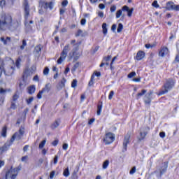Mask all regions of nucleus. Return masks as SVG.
I'll return each instance as SVG.
<instances>
[{
    "label": "nucleus",
    "mask_w": 179,
    "mask_h": 179,
    "mask_svg": "<svg viewBox=\"0 0 179 179\" xmlns=\"http://www.w3.org/2000/svg\"><path fill=\"white\" fill-rule=\"evenodd\" d=\"M81 44L80 42L78 43H76V40L73 39L71 40L70 42V45L67 44L66 45L63 50L62 51V53L60 55V57L57 59V64L59 65H61L62 62H64L68 57L69 61H71L72 58H74V61H78L79 59V57H80V54L79 53V45ZM71 47H72V50H71ZM69 51H71L69 52ZM68 52H69L68 56Z\"/></svg>",
    "instance_id": "1"
},
{
    "label": "nucleus",
    "mask_w": 179,
    "mask_h": 179,
    "mask_svg": "<svg viewBox=\"0 0 179 179\" xmlns=\"http://www.w3.org/2000/svg\"><path fill=\"white\" fill-rule=\"evenodd\" d=\"M20 22L13 21L12 16L2 14L0 17V30H10L15 31L20 26Z\"/></svg>",
    "instance_id": "2"
},
{
    "label": "nucleus",
    "mask_w": 179,
    "mask_h": 179,
    "mask_svg": "<svg viewBox=\"0 0 179 179\" xmlns=\"http://www.w3.org/2000/svg\"><path fill=\"white\" fill-rule=\"evenodd\" d=\"M175 82L173 79H169L166 80V83L164 85V89L161 90L158 93V96H163L169 93V90L174 87Z\"/></svg>",
    "instance_id": "3"
},
{
    "label": "nucleus",
    "mask_w": 179,
    "mask_h": 179,
    "mask_svg": "<svg viewBox=\"0 0 179 179\" xmlns=\"http://www.w3.org/2000/svg\"><path fill=\"white\" fill-rule=\"evenodd\" d=\"M17 174H19V169L17 168H11L10 170L6 173L5 176L0 179H15L17 177Z\"/></svg>",
    "instance_id": "4"
},
{
    "label": "nucleus",
    "mask_w": 179,
    "mask_h": 179,
    "mask_svg": "<svg viewBox=\"0 0 179 179\" xmlns=\"http://www.w3.org/2000/svg\"><path fill=\"white\" fill-rule=\"evenodd\" d=\"M115 139V135L111 132H108L105 134V136L103 138V141L105 145H110L113 143Z\"/></svg>",
    "instance_id": "5"
},
{
    "label": "nucleus",
    "mask_w": 179,
    "mask_h": 179,
    "mask_svg": "<svg viewBox=\"0 0 179 179\" xmlns=\"http://www.w3.org/2000/svg\"><path fill=\"white\" fill-rule=\"evenodd\" d=\"M12 71L10 73H6V70H5V62L3 59L0 58V78L2 76V73H4L6 76H10L12 73H13V71L15 69L13 67H11Z\"/></svg>",
    "instance_id": "6"
},
{
    "label": "nucleus",
    "mask_w": 179,
    "mask_h": 179,
    "mask_svg": "<svg viewBox=\"0 0 179 179\" xmlns=\"http://www.w3.org/2000/svg\"><path fill=\"white\" fill-rule=\"evenodd\" d=\"M23 135H24V129L20 128L19 129V131L16 132L12 136V138L10 139L11 143H13V142L15 141V139H16V141H20V139H22V138H23Z\"/></svg>",
    "instance_id": "7"
},
{
    "label": "nucleus",
    "mask_w": 179,
    "mask_h": 179,
    "mask_svg": "<svg viewBox=\"0 0 179 179\" xmlns=\"http://www.w3.org/2000/svg\"><path fill=\"white\" fill-rule=\"evenodd\" d=\"M150 131V127L148 126L143 127L140 129V136H139V141H142L146 138V136L148 135V132Z\"/></svg>",
    "instance_id": "8"
},
{
    "label": "nucleus",
    "mask_w": 179,
    "mask_h": 179,
    "mask_svg": "<svg viewBox=\"0 0 179 179\" xmlns=\"http://www.w3.org/2000/svg\"><path fill=\"white\" fill-rule=\"evenodd\" d=\"M23 8L24 10V17L27 20L30 15V6H29V1L27 0H24L23 1Z\"/></svg>",
    "instance_id": "9"
},
{
    "label": "nucleus",
    "mask_w": 179,
    "mask_h": 179,
    "mask_svg": "<svg viewBox=\"0 0 179 179\" xmlns=\"http://www.w3.org/2000/svg\"><path fill=\"white\" fill-rule=\"evenodd\" d=\"M153 94V91H150L148 93H147L144 98V102L145 103V104H150L151 101H152V95Z\"/></svg>",
    "instance_id": "10"
},
{
    "label": "nucleus",
    "mask_w": 179,
    "mask_h": 179,
    "mask_svg": "<svg viewBox=\"0 0 179 179\" xmlns=\"http://www.w3.org/2000/svg\"><path fill=\"white\" fill-rule=\"evenodd\" d=\"M129 138H131V134L127 133V134L124 136L123 141V152H127V146L128 143H129Z\"/></svg>",
    "instance_id": "11"
},
{
    "label": "nucleus",
    "mask_w": 179,
    "mask_h": 179,
    "mask_svg": "<svg viewBox=\"0 0 179 179\" xmlns=\"http://www.w3.org/2000/svg\"><path fill=\"white\" fill-rule=\"evenodd\" d=\"M36 71V66H33L30 69H25L24 76H30Z\"/></svg>",
    "instance_id": "12"
},
{
    "label": "nucleus",
    "mask_w": 179,
    "mask_h": 179,
    "mask_svg": "<svg viewBox=\"0 0 179 179\" xmlns=\"http://www.w3.org/2000/svg\"><path fill=\"white\" fill-rule=\"evenodd\" d=\"M169 54V48L167 47H163L159 52V57H166Z\"/></svg>",
    "instance_id": "13"
},
{
    "label": "nucleus",
    "mask_w": 179,
    "mask_h": 179,
    "mask_svg": "<svg viewBox=\"0 0 179 179\" xmlns=\"http://www.w3.org/2000/svg\"><path fill=\"white\" fill-rule=\"evenodd\" d=\"M143 58H145V52L141 50L138 51L136 56V59H137V61H141L143 59Z\"/></svg>",
    "instance_id": "14"
},
{
    "label": "nucleus",
    "mask_w": 179,
    "mask_h": 179,
    "mask_svg": "<svg viewBox=\"0 0 179 179\" xmlns=\"http://www.w3.org/2000/svg\"><path fill=\"white\" fill-rule=\"evenodd\" d=\"M9 146H10V143H6L3 147L0 148V155H2L3 152H6L9 149Z\"/></svg>",
    "instance_id": "15"
},
{
    "label": "nucleus",
    "mask_w": 179,
    "mask_h": 179,
    "mask_svg": "<svg viewBox=\"0 0 179 179\" xmlns=\"http://www.w3.org/2000/svg\"><path fill=\"white\" fill-rule=\"evenodd\" d=\"M167 167H169V166L167 165V163L164 162L162 169H159V173H160L161 177H162V176L164 175V173H166V171H167Z\"/></svg>",
    "instance_id": "16"
},
{
    "label": "nucleus",
    "mask_w": 179,
    "mask_h": 179,
    "mask_svg": "<svg viewBox=\"0 0 179 179\" xmlns=\"http://www.w3.org/2000/svg\"><path fill=\"white\" fill-rule=\"evenodd\" d=\"M51 90V83H47L45 85V87L42 89V92L43 93H48Z\"/></svg>",
    "instance_id": "17"
},
{
    "label": "nucleus",
    "mask_w": 179,
    "mask_h": 179,
    "mask_svg": "<svg viewBox=\"0 0 179 179\" xmlns=\"http://www.w3.org/2000/svg\"><path fill=\"white\" fill-rule=\"evenodd\" d=\"M65 82H66V80L63 78V79L61 80L60 83H59L57 86L58 90H61L63 87H65Z\"/></svg>",
    "instance_id": "18"
},
{
    "label": "nucleus",
    "mask_w": 179,
    "mask_h": 179,
    "mask_svg": "<svg viewBox=\"0 0 179 179\" xmlns=\"http://www.w3.org/2000/svg\"><path fill=\"white\" fill-rule=\"evenodd\" d=\"M45 9H50L52 10V8H54V3H52V1H50L49 3H45V6H44Z\"/></svg>",
    "instance_id": "19"
},
{
    "label": "nucleus",
    "mask_w": 179,
    "mask_h": 179,
    "mask_svg": "<svg viewBox=\"0 0 179 179\" xmlns=\"http://www.w3.org/2000/svg\"><path fill=\"white\" fill-rule=\"evenodd\" d=\"M1 41L3 43L4 45H6V44H9V43H10V37H6V39L5 38L1 37Z\"/></svg>",
    "instance_id": "20"
},
{
    "label": "nucleus",
    "mask_w": 179,
    "mask_h": 179,
    "mask_svg": "<svg viewBox=\"0 0 179 179\" xmlns=\"http://www.w3.org/2000/svg\"><path fill=\"white\" fill-rule=\"evenodd\" d=\"M173 8H174V3L173 2H168L166 3V9L168 10H173Z\"/></svg>",
    "instance_id": "21"
},
{
    "label": "nucleus",
    "mask_w": 179,
    "mask_h": 179,
    "mask_svg": "<svg viewBox=\"0 0 179 179\" xmlns=\"http://www.w3.org/2000/svg\"><path fill=\"white\" fill-rule=\"evenodd\" d=\"M7 131H8V128L6 127V126H4L2 128L1 133V136H3V138H6Z\"/></svg>",
    "instance_id": "22"
},
{
    "label": "nucleus",
    "mask_w": 179,
    "mask_h": 179,
    "mask_svg": "<svg viewBox=\"0 0 179 179\" xmlns=\"http://www.w3.org/2000/svg\"><path fill=\"white\" fill-rule=\"evenodd\" d=\"M59 127V120H56L51 125L52 129H55L56 128H57Z\"/></svg>",
    "instance_id": "23"
},
{
    "label": "nucleus",
    "mask_w": 179,
    "mask_h": 179,
    "mask_svg": "<svg viewBox=\"0 0 179 179\" xmlns=\"http://www.w3.org/2000/svg\"><path fill=\"white\" fill-rule=\"evenodd\" d=\"M35 92H36V87H34V85H31L29 87H28V93L29 94H33V93H34Z\"/></svg>",
    "instance_id": "24"
},
{
    "label": "nucleus",
    "mask_w": 179,
    "mask_h": 179,
    "mask_svg": "<svg viewBox=\"0 0 179 179\" xmlns=\"http://www.w3.org/2000/svg\"><path fill=\"white\" fill-rule=\"evenodd\" d=\"M34 52H36V55H40L41 52V45H38L35 47Z\"/></svg>",
    "instance_id": "25"
},
{
    "label": "nucleus",
    "mask_w": 179,
    "mask_h": 179,
    "mask_svg": "<svg viewBox=\"0 0 179 179\" xmlns=\"http://www.w3.org/2000/svg\"><path fill=\"white\" fill-rule=\"evenodd\" d=\"M110 165V161L108 159H106L102 165V169H103V170H106V169H107V167H108V166Z\"/></svg>",
    "instance_id": "26"
},
{
    "label": "nucleus",
    "mask_w": 179,
    "mask_h": 179,
    "mask_svg": "<svg viewBox=\"0 0 179 179\" xmlns=\"http://www.w3.org/2000/svg\"><path fill=\"white\" fill-rule=\"evenodd\" d=\"M76 36V37H83L85 34H83V31H82V29H78Z\"/></svg>",
    "instance_id": "27"
},
{
    "label": "nucleus",
    "mask_w": 179,
    "mask_h": 179,
    "mask_svg": "<svg viewBox=\"0 0 179 179\" xmlns=\"http://www.w3.org/2000/svg\"><path fill=\"white\" fill-rule=\"evenodd\" d=\"M102 29H103V33L106 36V34H107V24L106 23H103L102 24Z\"/></svg>",
    "instance_id": "28"
},
{
    "label": "nucleus",
    "mask_w": 179,
    "mask_h": 179,
    "mask_svg": "<svg viewBox=\"0 0 179 179\" xmlns=\"http://www.w3.org/2000/svg\"><path fill=\"white\" fill-rule=\"evenodd\" d=\"M123 29H124V25H122V23H120L118 24L117 29V33H121V31H122Z\"/></svg>",
    "instance_id": "29"
},
{
    "label": "nucleus",
    "mask_w": 179,
    "mask_h": 179,
    "mask_svg": "<svg viewBox=\"0 0 179 179\" xmlns=\"http://www.w3.org/2000/svg\"><path fill=\"white\" fill-rule=\"evenodd\" d=\"M136 76V73L135 71H132L128 74L127 78L129 79H132V78H135Z\"/></svg>",
    "instance_id": "30"
},
{
    "label": "nucleus",
    "mask_w": 179,
    "mask_h": 179,
    "mask_svg": "<svg viewBox=\"0 0 179 179\" xmlns=\"http://www.w3.org/2000/svg\"><path fill=\"white\" fill-rule=\"evenodd\" d=\"M147 90H142L141 92L138 93L137 94V99H139V97L143 96V94H145V93H147Z\"/></svg>",
    "instance_id": "31"
},
{
    "label": "nucleus",
    "mask_w": 179,
    "mask_h": 179,
    "mask_svg": "<svg viewBox=\"0 0 179 179\" xmlns=\"http://www.w3.org/2000/svg\"><path fill=\"white\" fill-rule=\"evenodd\" d=\"M69 168H66L64 172H63V175L64 176V177H69Z\"/></svg>",
    "instance_id": "32"
},
{
    "label": "nucleus",
    "mask_w": 179,
    "mask_h": 179,
    "mask_svg": "<svg viewBox=\"0 0 179 179\" xmlns=\"http://www.w3.org/2000/svg\"><path fill=\"white\" fill-rule=\"evenodd\" d=\"M122 15V10H118L116 12V19H120L121 16Z\"/></svg>",
    "instance_id": "33"
},
{
    "label": "nucleus",
    "mask_w": 179,
    "mask_h": 179,
    "mask_svg": "<svg viewBox=\"0 0 179 179\" xmlns=\"http://www.w3.org/2000/svg\"><path fill=\"white\" fill-rule=\"evenodd\" d=\"M46 142H47V141L45 139L42 141L39 144V149H43V148H44V146H45Z\"/></svg>",
    "instance_id": "34"
},
{
    "label": "nucleus",
    "mask_w": 179,
    "mask_h": 179,
    "mask_svg": "<svg viewBox=\"0 0 179 179\" xmlns=\"http://www.w3.org/2000/svg\"><path fill=\"white\" fill-rule=\"evenodd\" d=\"M101 110H102V106L98 105L97 111H96L97 115H100V114H101Z\"/></svg>",
    "instance_id": "35"
},
{
    "label": "nucleus",
    "mask_w": 179,
    "mask_h": 179,
    "mask_svg": "<svg viewBox=\"0 0 179 179\" xmlns=\"http://www.w3.org/2000/svg\"><path fill=\"white\" fill-rule=\"evenodd\" d=\"M20 62H22V59L20 58H18L15 62V65L17 68H20Z\"/></svg>",
    "instance_id": "36"
},
{
    "label": "nucleus",
    "mask_w": 179,
    "mask_h": 179,
    "mask_svg": "<svg viewBox=\"0 0 179 179\" xmlns=\"http://www.w3.org/2000/svg\"><path fill=\"white\" fill-rule=\"evenodd\" d=\"M17 99H19V94L15 93L13 96V102L17 101Z\"/></svg>",
    "instance_id": "37"
},
{
    "label": "nucleus",
    "mask_w": 179,
    "mask_h": 179,
    "mask_svg": "<svg viewBox=\"0 0 179 179\" xmlns=\"http://www.w3.org/2000/svg\"><path fill=\"white\" fill-rule=\"evenodd\" d=\"M77 84H78V81L76 80H73L72 83H71V87L75 89V87H76L78 86Z\"/></svg>",
    "instance_id": "38"
},
{
    "label": "nucleus",
    "mask_w": 179,
    "mask_h": 179,
    "mask_svg": "<svg viewBox=\"0 0 179 179\" xmlns=\"http://www.w3.org/2000/svg\"><path fill=\"white\" fill-rule=\"evenodd\" d=\"M27 45V43H26V40L22 41V45L20 46V50H24V48Z\"/></svg>",
    "instance_id": "39"
},
{
    "label": "nucleus",
    "mask_w": 179,
    "mask_h": 179,
    "mask_svg": "<svg viewBox=\"0 0 179 179\" xmlns=\"http://www.w3.org/2000/svg\"><path fill=\"white\" fill-rule=\"evenodd\" d=\"M48 73H50V69H48V67H45L43 70V75H48Z\"/></svg>",
    "instance_id": "40"
},
{
    "label": "nucleus",
    "mask_w": 179,
    "mask_h": 179,
    "mask_svg": "<svg viewBox=\"0 0 179 179\" xmlns=\"http://www.w3.org/2000/svg\"><path fill=\"white\" fill-rule=\"evenodd\" d=\"M172 10H176V12L179 11V5H176L173 3V8H172Z\"/></svg>",
    "instance_id": "41"
},
{
    "label": "nucleus",
    "mask_w": 179,
    "mask_h": 179,
    "mask_svg": "<svg viewBox=\"0 0 179 179\" xmlns=\"http://www.w3.org/2000/svg\"><path fill=\"white\" fill-rule=\"evenodd\" d=\"M132 12H134V8L129 9V10L127 11V16H129V17H131V16H132Z\"/></svg>",
    "instance_id": "42"
},
{
    "label": "nucleus",
    "mask_w": 179,
    "mask_h": 179,
    "mask_svg": "<svg viewBox=\"0 0 179 179\" xmlns=\"http://www.w3.org/2000/svg\"><path fill=\"white\" fill-rule=\"evenodd\" d=\"M135 173H136V167L134 166L131 170L129 173L130 174H135Z\"/></svg>",
    "instance_id": "43"
},
{
    "label": "nucleus",
    "mask_w": 179,
    "mask_h": 179,
    "mask_svg": "<svg viewBox=\"0 0 179 179\" xmlns=\"http://www.w3.org/2000/svg\"><path fill=\"white\" fill-rule=\"evenodd\" d=\"M113 96H114V91H110L108 96V99L111 100V99H113Z\"/></svg>",
    "instance_id": "44"
},
{
    "label": "nucleus",
    "mask_w": 179,
    "mask_h": 179,
    "mask_svg": "<svg viewBox=\"0 0 179 179\" xmlns=\"http://www.w3.org/2000/svg\"><path fill=\"white\" fill-rule=\"evenodd\" d=\"M117 56H115L113 58V59H112V61H111V63H110V69H112L113 70V64H114V62L115 61V59H117Z\"/></svg>",
    "instance_id": "45"
},
{
    "label": "nucleus",
    "mask_w": 179,
    "mask_h": 179,
    "mask_svg": "<svg viewBox=\"0 0 179 179\" xmlns=\"http://www.w3.org/2000/svg\"><path fill=\"white\" fill-rule=\"evenodd\" d=\"M43 93V90L40 91L37 94V99H41Z\"/></svg>",
    "instance_id": "46"
},
{
    "label": "nucleus",
    "mask_w": 179,
    "mask_h": 179,
    "mask_svg": "<svg viewBox=\"0 0 179 179\" xmlns=\"http://www.w3.org/2000/svg\"><path fill=\"white\" fill-rule=\"evenodd\" d=\"M33 100H34V98L30 97L29 99H27V104H31L33 102Z\"/></svg>",
    "instance_id": "47"
},
{
    "label": "nucleus",
    "mask_w": 179,
    "mask_h": 179,
    "mask_svg": "<svg viewBox=\"0 0 179 179\" xmlns=\"http://www.w3.org/2000/svg\"><path fill=\"white\" fill-rule=\"evenodd\" d=\"M111 58H112L111 55H108V57H104L103 61H105L106 62H108V61H110Z\"/></svg>",
    "instance_id": "48"
},
{
    "label": "nucleus",
    "mask_w": 179,
    "mask_h": 179,
    "mask_svg": "<svg viewBox=\"0 0 179 179\" xmlns=\"http://www.w3.org/2000/svg\"><path fill=\"white\" fill-rule=\"evenodd\" d=\"M10 108L12 110H16V103L15 102H11Z\"/></svg>",
    "instance_id": "49"
},
{
    "label": "nucleus",
    "mask_w": 179,
    "mask_h": 179,
    "mask_svg": "<svg viewBox=\"0 0 179 179\" xmlns=\"http://www.w3.org/2000/svg\"><path fill=\"white\" fill-rule=\"evenodd\" d=\"M152 6H154V8H159V3H157V1H154V2L152 3Z\"/></svg>",
    "instance_id": "50"
},
{
    "label": "nucleus",
    "mask_w": 179,
    "mask_h": 179,
    "mask_svg": "<svg viewBox=\"0 0 179 179\" xmlns=\"http://www.w3.org/2000/svg\"><path fill=\"white\" fill-rule=\"evenodd\" d=\"M115 10H117V6H112L110 7V12L114 13V12H115Z\"/></svg>",
    "instance_id": "51"
},
{
    "label": "nucleus",
    "mask_w": 179,
    "mask_h": 179,
    "mask_svg": "<svg viewBox=\"0 0 179 179\" xmlns=\"http://www.w3.org/2000/svg\"><path fill=\"white\" fill-rule=\"evenodd\" d=\"M6 90H4L3 88L0 89V94H6Z\"/></svg>",
    "instance_id": "52"
},
{
    "label": "nucleus",
    "mask_w": 179,
    "mask_h": 179,
    "mask_svg": "<svg viewBox=\"0 0 179 179\" xmlns=\"http://www.w3.org/2000/svg\"><path fill=\"white\" fill-rule=\"evenodd\" d=\"M6 1L5 0L0 1V8H3L5 6Z\"/></svg>",
    "instance_id": "53"
},
{
    "label": "nucleus",
    "mask_w": 179,
    "mask_h": 179,
    "mask_svg": "<svg viewBox=\"0 0 179 179\" xmlns=\"http://www.w3.org/2000/svg\"><path fill=\"white\" fill-rule=\"evenodd\" d=\"M117 29V25L116 24H113L111 27V30L112 31H113L114 33H115V30Z\"/></svg>",
    "instance_id": "54"
},
{
    "label": "nucleus",
    "mask_w": 179,
    "mask_h": 179,
    "mask_svg": "<svg viewBox=\"0 0 179 179\" xmlns=\"http://www.w3.org/2000/svg\"><path fill=\"white\" fill-rule=\"evenodd\" d=\"M81 26H85L86 24V20L85 18H83L80 21Z\"/></svg>",
    "instance_id": "55"
},
{
    "label": "nucleus",
    "mask_w": 179,
    "mask_h": 179,
    "mask_svg": "<svg viewBox=\"0 0 179 179\" xmlns=\"http://www.w3.org/2000/svg\"><path fill=\"white\" fill-rule=\"evenodd\" d=\"M62 148L64 150H67L69 148L68 143H64Z\"/></svg>",
    "instance_id": "56"
},
{
    "label": "nucleus",
    "mask_w": 179,
    "mask_h": 179,
    "mask_svg": "<svg viewBox=\"0 0 179 179\" xmlns=\"http://www.w3.org/2000/svg\"><path fill=\"white\" fill-rule=\"evenodd\" d=\"M159 136L160 138H166V133L164 131L160 132L159 133Z\"/></svg>",
    "instance_id": "57"
},
{
    "label": "nucleus",
    "mask_w": 179,
    "mask_h": 179,
    "mask_svg": "<svg viewBox=\"0 0 179 179\" xmlns=\"http://www.w3.org/2000/svg\"><path fill=\"white\" fill-rule=\"evenodd\" d=\"M55 176V171H52L51 173H50V179H52V178H54V176Z\"/></svg>",
    "instance_id": "58"
},
{
    "label": "nucleus",
    "mask_w": 179,
    "mask_h": 179,
    "mask_svg": "<svg viewBox=\"0 0 179 179\" xmlns=\"http://www.w3.org/2000/svg\"><path fill=\"white\" fill-rule=\"evenodd\" d=\"M58 142H59L58 139H56V140H55V141L52 143V145L53 146H57V145H58Z\"/></svg>",
    "instance_id": "59"
},
{
    "label": "nucleus",
    "mask_w": 179,
    "mask_h": 179,
    "mask_svg": "<svg viewBox=\"0 0 179 179\" xmlns=\"http://www.w3.org/2000/svg\"><path fill=\"white\" fill-rule=\"evenodd\" d=\"M122 10H125L126 12H128L129 10V7H128L127 6H124L122 7Z\"/></svg>",
    "instance_id": "60"
},
{
    "label": "nucleus",
    "mask_w": 179,
    "mask_h": 179,
    "mask_svg": "<svg viewBox=\"0 0 179 179\" xmlns=\"http://www.w3.org/2000/svg\"><path fill=\"white\" fill-rule=\"evenodd\" d=\"M62 6H66L68 5V1L67 0H64L62 2Z\"/></svg>",
    "instance_id": "61"
},
{
    "label": "nucleus",
    "mask_w": 179,
    "mask_h": 179,
    "mask_svg": "<svg viewBox=\"0 0 179 179\" xmlns=\"http://www.w3.org/2000/svg\"><path fill=\"white\" fill-rule=\"evenodd\" d=\"M58 163V156L55 155L54 158V164H57Z\"/></svg>",
    "instance_id": "62"
},
{
    "label": "nucleus",
    "mask_w": 179,
    "mask_h": 179,
    "mask_svg": "<svg viewBox=\"0 0 179 179\" xmlns=\"http://www.w3.org/2000/svg\"><path fill=\"white\" fill-rule=\"evenodd\" d=\"M27 159H29V157L24 156L22 157V162H27Z\"/></svg>",
    "instance_id": "63"
},
{
    "label": "nucleus",
    "mask_w": 179,
    "mask_h": 179,
    "mask_svg": "<svg viewBox=\"0 0 179 179\" xmlns=\"http://www.w3.org/2000/svg\"><path fill=\"white\" fill-rule=\"evenodd\" d=\"M99 8H101V9H105L106 8V6H104V4H103V3H100L99 5Z\"/></svg>",
    "instance_id": "64"
}]
</instances>
